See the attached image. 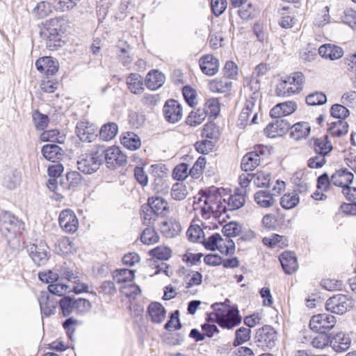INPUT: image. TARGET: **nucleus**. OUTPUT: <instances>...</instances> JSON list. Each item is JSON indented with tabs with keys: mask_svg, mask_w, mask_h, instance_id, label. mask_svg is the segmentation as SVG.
I'll use <instances>...</instances> for the list:
<instances>
[{
	"mask_svg": "<svg viewBox=\"0 0 356 356\" xmlns=\"http://www.w3.org/2000/svg\"><path fill=\"white\" fill-rule=\"evenodd\" d=\"M266 148L262 145L255 146L254 150L245 154L241 160V169L245 172L252 171L261 162Z\"/></svg>",
	"mask_w": 356,
	"mask_h": 356,
	"instance_id": "9",
	"label": "nucleus"
},
{
	"mask_svg": "<svg viewBox=\"0 0 356 356\" xmlns=\"http://www.w3.org/2000/svg\"><path fill=\"white\" fill-rule=\"evenodd\" d=\"M277 119L276 122L269 124L264 129V133L268 138H275V134L270 132L272 128H277L279 132H280V136L284 134L289 129H291V126L286 120L282 119V118Z\"/></svg>",
	"mask_w": 356,
	"mask_h": 356,
	"instance_id": "37",
	"label": "nucleus"
},
{
	"mask_svg": "<svg viewBox=\"0 0 356 356\" xmlns=\"http://www.w3.org/2000/svg\"><path fill=\"white\" fill-rule=\"evenodd\" d=\"M351 340L348 335L343 332H339L335 335L330 334V346L339 353L346 351L350 346Z\"/></svg>",
	"mask_w": 356,
	"mask_h": 356,
	"instance_id": "20",
	"label": "nucleus"
},
{
	"mask_svg": "<svg viewBox=\"0 0 356 356\" xmlns=\"http://www.w3.org/2000/svg\"><path fill=\"white\" fill-rule=\"evenodd\" d=\"M121 143L130 150H136L141 146L139 136L133 132H126L121 137Z\"/></svg>",
	"mask_w": 356,
	"mask_h": 356,
	"instance_id": "36",
	"label": "nucleus"
},
{
	"mask_svg": "<svg viewBox=\"0 0 356 356\" xmlns=\"http://www.w3.org/2000/svg\"><path fill=\"white\" fill-rule=\"evenodd\" d=\"M227 6V0H211L212 12L216 17L222 15Z\"/></svg>",
	"mask_w": 356,
	"mask_h": 356,
	"instance_id": "60",
	"label": "nucleus"
},
{
	"mask_svg": "<svg viewBox=\"0 0 356 356\" xmlns=\"http://www.w3.org/2000/svg\"><path fill=\"white\" fill-rule=\"evenodd\" d=\"M127 84L133 94H141L144 90L143 77L138 73L130 74L127 78Z\"/></svg>",
	"mask_w": 356,
	"mask_h": 356,
	"instance_id": "32",
	"label": "nucleus"
},
{
	"mask_svg": "<svg viewBox=\"0 0 356 356\" xmlns=\"http://www.w3.org/2000/svg\"><path fill=\"white\" fill-rule=\"evenodd\" d=\"M257 346L262 349H272L277 341V333L270 325H264L259 328L255 336Z\"/></svg>",
	"mask_w": 356,
	"mask_h": 356,
	"instance_id": "8",
	"label": "nucleus"
},
{
	"mask_svg": "<svg viewBox=\"0 0 356 356\" xmlns=\"http://www.w3.org/2000/svg\"><path fill=\"white\" fill-rule=\"evenodd\" d=\"M140 239L145 245H152L159 241V236L152 226L146 227L142 232Z\"/></svg>",
	"mask_w": 356,
	"mask_h": 356,
	"instance_id": "41",
	"label": "nucleus"
},
{
	"mask_svg": "<svg viewBox=\"0 0 356 356\" xmlns=\"http://www.w3.org/2000/svg\"><path fill=\"white\" fill-rule=\"evenodd\" d=\"M344 23L348 24L352 29L356 30V10L353 9H347L344 12L343 17Z\"/></svg>",
	"mask_w": 356,
	"mask_h": 356,
	"instance_id": "64",
	"label": "nucleus"
},
{
	"mask_svg": "<svg viewBox=\"0 0 356 356\" xmlns=\"http://www.w3.org/2000/svg\"><path fill=\"white\" fill-rule=\"evenodd\" d=\"M165 75L159 70H153L148 72L145 78V85L149 90H155L165 83Z\"/></svg>",
	"mask_w": 356,
	"mask_h": 356,
	"instance_id": "27",
	"label": "nucleus"
},
{
	"mask_svg": "<svg viewBox=\"0 0 356 356\" xmlns=\"http://www.w3.org/2000/svg\"><path fill=\"white\" fill-rule=\"evenodd\" d=\"M186 234L191 242H197L201 238L203 231L198 225H191L188 229Z\"/></svg>",
	"mask_w": 356,
	"mask_h": 356,
	"instance_id": "63",
	"label": "nucleus"
},
{
	"mask_svg": "<svg viewBox=\"0 0 356 356\" xmlns=\"http://www.w3.org/2000/svg\"><path fill=\"white\" fill-rule=\"evenodd\" d=\"M330 113L333 118L342 120L349 115L350 111L344 106L337 104L331 107Z\"/></svg>",
	"mask_w": 356,
	"mask_h": 356,
	"instance_id": "52",
	"label": "nucleus"
},
{
	"mask_svg": "<svg viewBox=\"0 0 356 356\" xmlns=\"http://www.w3.org/2000/svg\"><path fill=\"white\" fill-rule=\"evenodd\" d=\"M59 225L66 232L74 233L79 227V220L74 212L71 209H65L59 215Z\"/></svg>",
	"mask_w": 356,
	"mask_h": 356,
	"instance_id": "15",
	"label": "nucleus"
},
{
	"mask_svg": "<svg viewBox=\"0 0 356 356\" xmlns=\"http://www.w3.org/2000/svg\"><path fill=\"white\" fill-rule=\"evenodd\" d=\"M37 70L47 75H54L58 70L57 61L51 56H44L38 59L35 62Z\"/></svg>",
	"mask_w": 356,
	"mask_h": 356,
	"instance_id": "18",
	"label": "nucleus"
},
{
	"mask_svg": "<svg viewBox=\"0 0 356 356\" xmlns=\"http://www.w3.org/2000/svg\"><path fill=\"white\" fill-rule=\"evenodd\" d=\"M223 202L227 204L228 210L234 211L240 209L244 205L245 199L243 195L242 190L237 189L234 194L229 196L227 202H226L225 200H223Z\"/></svg>",
	"mask_w": 356,
	"mask_h": 356,
	"instance_id": "35",
	"label": "nucleus"
},
{
	"mask_svg": "<svg viewBox=\"0 0 356 356\" xmlns=\"http://www.w3.org/2000/svg\"><path fill=\"white\" fill-rule=\"evenodd\" d=\"M33 120L36 129L38 130H44L47 127L49 122L48 116L40 113L38 111L33 113Z\"/></svg>",
	"mask_w": 356,
	"mask_h": 356,
	"instance_id": "56",
	"label": "nucleus"
},
{
	"mask_svg": "<svg viewBox=\"0 0 356 356\" xmlns=\"http://www.w3.org/2000/svg\"><path fill=\"white\" fill-rule=\"evenodd\" d=\"M231 86L232 81L225 77L216 79L211 81L209 83L210 90L213 92H226L229 90Z\"/></svg>",
	"mask_w": 356,
	"mask_h": 356,
	"instance_id": "38",
	"label": "nucleus"
},
{
	"mask_svg": "<svg viewBox=\"0 0 356 356\" xmlns=\"http://www.w3.org/2000/svg\"><path fill=\"white\" fill-rule=\"evenodd\" d=\"M58 27H60L58 19H51L47 22L45 29L41 32V36L46 40L47 47L52 49L56 46V42L60 40Z\"/></svg>",
	"mask_w": 356,
	"mask_h": 356,
	"instance_id": "10",
	"label": "nucleus"
},
{
	"mask_svg": "<svg viewBox=\"0 0 356 356\" xmlns=\"http://www.w3.org/2000/svg\"><path fill=\"white\" fill-rule=\"evenodd\" d=\"M38 302L41 312L45 316H50L55 313L56 304L50 300L47 292H41L38 296Z\"/></svg>",
	"mask_w": 356,
	"mask_h": 356,
	"instance_id": "33",
	"label": "nucleus"
},
{
	"mask_svg": "<svg viewBox=\"0 0 356 356\" xmlns=\"http://www.w3.org/2000/svg\"><path fill=\"white\" fill-rule=\"evenodd\" d=\"M312 344L313 347L318 349H323L328 345L330 346V334L327 336L325 333H319L313 338Z\"/></svg>",
	"mask_w": 356,
	"mask_h": 356,
	"instance_id": "55",
	"label": "nucleus"
},
{
	"mask_svg": "<svg viewBox=\"0 0 356 356\" xmlns=\"http://www.w3.org/2000/svg\"><path fill=\"white\" fill-rule=\"evenodd\" d=\"M223 73L225 78L234 79L238 74V67L232 61H227L223 68Z\"/></svg>",
	"mask_w": 356,
	"mask_h": 356,
	"instance_id": "62",
	"label": "nucleus"
},
{
	"mask_svg": "<svg viewBox=\"0 0 356 356\" xmlns=\"http://www.w3.org/2000/svg\"><path fill=\"white\" fill-rule=\"evenodd\" d=\"M163 112L166 121L172 124L179 122L183 116L182 106L178 101L175 99L166 101Z\"/></svg>",
	"mask_w": 356,
	"mask_h": 356,
	"instance_id": "12",
	"label": "nucleus"
},
{
	"mask_svg": "<svg viewBox=\"0 0 356 356\" xmlns=\"http://www.w3.org/2000/svg\"><path fill=\"white\" fill-rule=\"evenodd\" d=\"M348 131V124L346 122L338 120L330 124L328 133L333 137H341Z\"/></svg>",
	"mask_w": 356,
	"mask_h": 356,
	"instance_id": "40",
	"label": "nucleus"
},
{
	"mask_svg": "<svg viewBox=\"0 0 356 356\" xmlns=\"http://www.w3.org/2000/svg\"><path fill=\"white\" fill-rule=\"evenodd\" d=\"M199 201L204 202L201 208V214L204 219H209L211 216L220 217L228 210L225 202H222V197L220 195L212 194L211 191L202 195Z\"/></svg>",
	"mask_w": 356,
	"mask_h": 356,
	"instance_id": "1",
	"label": "nucleus"
},
{
	"mask_svg": "<svg viewBox=\"0 0 356 356\" xmlns=\"http://www.w3.org/2000/svg\"><path fill=\"white\" fill-rule=\"evenodd\" d=\"M254 201L261 208H270L273 207L276 199L273 194L267 190H260L255 193Z\"/></svg>",
	"mask_w": 356,
	"mask_h": 356,
	"instance_id": "29",
	"label": "nucleus"
},
{
	"mask_svg": "<svg viewBox=\"0 0 356 356\" xmlns=\"http://www.w3.org/2000/svg\"><path fill=\"white\" fill-rule=\"evenodd\" d=\"M59 303L64 316H68L73 312H75L74 298H72L69 296H65L60 300Z\"/></svg>",
	"mask_w": 356,
	"mask_h": 356,
	"instance_id": "50",
	"label": "nucleus"
},
{
	"mask_svg": "<svg viewBox=\"0 0 356 356\" xmlns=\"http://www.w3.org/2000/svg\"><path fill=\"white\" fill-rule=\"evenodd\" d=\"M250 332L251 330L250 328H246L244 327H241L236 330L235 332V339L234 341L233 345L234 346H238L248 341L250 338Z\"/></svg>",
	"mask_w": 356,
	"mask_h": 356,
	"instance_id": "48",
	"label": "nucleus"
},
{
	"mask_svg": "<svg viewBox=\"0 0 356 356\" xmlns=\"http://www.w3.org/2000/svg\"><path fill=\"white\" fill-rule=\"evenodd\" d=\"M42 154L47 160L56 162L62 158L63 151L58 145L47 144L42 147Z\"/></svg>",
	"mask_w": 356,
	"mask_h": 356,
	"instance_id": "31",
	"label": "nucleus"
},
{
	"mask_svg": "<svg viewBox=\"0 0 356 356\" xmlns=\"http://www.w3.org/2000/svg\"><path fill=\"white\" fill-rule=\"evenodd\" d=\"M22 181L21 172L15 168L5 170L2 178V185L4 188L13 191L19 186Z\"/></svg>",
	"mask_w": 356,
	"mask_h": 356,
	"instance_id": "17",
	"label": "nucleus"
},
{
	"mask_svg": "<svg viewBox=\"0 0 356 356\" xmlns=\"http://www.w3.org/2000/svg\"><path fill=\"white\" fill-rule=\"evenodd\" d=\"M207 115L204 111L197 109L195 111L190 113L188 116L186 118V122L190 126H197L200 124L205 119Z\"/></svg>",
	"mask_w": 356,
	"mask_h": 356,
	"instance_id": "46",
	"label": "nucleus"
},
{
	"mask_svg": "<svg viewBox=\"0 0 356 356\" xmlns=\"http://www.w3.org/2000/svg\"><path fill=\"white\" fill-rule=\"evenodd\" d=\"M223 239L219 234H214L209 236L207 241L205 242V247L211 250H215L216 249L222 248V242Z\"/></svg>",
	"mask_w": 356,
	"mask_h": 356,
	"instance_id": "53",
	"label": "nucleus"
},
{
	"mask_svg": "<svg viewBox=\"0 0 356 356\" xmlns=\"http://www.w3.org/2000/svg\"><path fill=\"white\" fill-rule=\"evenodd\" d=\"M160 229L164 236L171 238L179 234L181 231V226L179 222L170 218L161 222Z\"/></svg>",
	"mask_w": 356,
	"mask_h": 356,
	"instance_id": "26",
	"label": "nucleus"
},
{
	"mask_svg": "<svg viewBox=\"0 0 356 356\" xmlns=\"http://www.w3.org/2000/svg\"><path fill=\"white\" fill-rule=\"evenodd\" d=\"M118 131V126L115 122H108L104 124L99 130V137L105 141L111 140Z\"/></svg>",
	"mask_w": 356,
	"mask_h": 356,
	"instance_id": "39",
	"label": "nucleus"
},
{
	"mask_svg": "<svg viewBox=\"0 0 356 356\" xmlns=\"http://www.w3.org/2000/svg\"><path fill=\"white\" fill-rule=\"evenodd\" d=\"M319 55L330 60H334L341 58L343 55L342 48L332 44H325L318 49Z\"/></svg>",
	"mask_w": 356,
	"mask_h": 356,
	"instance_id": "23",
	"label": "nucleus"
},
{
	"mask_svg": "<svg viewBox=\"0 0 356 356\" xmlns=\"http://www.w3.org/2000/svg\"><path fill=\"white\" fill-rule=\"evenodd\" d=\"M134 277V270L129 269H117L113 273V280L118 283L131 281Z\"/></svg>",
	"mask_w": 356,
	"mask_h": 356,
	"instance_id": "42",
	"label": "nucleus"
},
{
	"mask_svg": "<svg viewBox=\"0 0 356 356\" xmlns=\"http://www.w3.org/2000/svg\"><path fill=\"white\" fill-rule=\"evenodd\" d=\"M104 152V159L108 168L115 169L119 166L125 165L127 161V156L118 147L113 146Z\"/></svg>",
	"mask_w": 356,
	"mask_h": 356,
	"instance_id": "11",
	"label": "nucleus"
},
{
	"mask_svg": "<svg viewBox=\"0 0 356 356\" xmlns=\"http://www.w3.org/2000/svg\"><path fill=\"white\" fill-rule=\"evenodd\" d=\"M297 109L295 102L289 101L277 104L270 111V115L273 118H280L293 113Z\"/></svg>",
	"mask_w": 356,
	"mask_h": 356,
	"instance_id": "22",
	"label": "nucleus"
},
{
	"mask_svg": "<svg viewBox=\"0 0 356 356\" xmlns=\"http://www.w3.org/2000/svg\"><path fill=\"white\" fill-rule=\"evenodd\" d=\"M104 161V152L102 148L92 149L90 152L82 154L77 160L78 169L85 174L96 172Z\"/></svg>",
	"mask_w": 356,
	"mask_h": 356,
	"instance_id": "3",
	"label": "nucleus"
},
{
	"mask_svg": "<svg viewBox=\"0 0 356 356\" xmlns=\"http://www.w3.org/2000/svg\"><path fill=\"white\" fill-rule=\"evenodd\" d=\"M311 127L308 122H297L291 127L290 136L295 140L306 138L310 133Z\"/></svg>",
	"mask_w": 356,
	"mask_h": 356,
	"instance_id": "30",
	"label": "nucleus"
},
{
	"mask_svg": "<svg viewBox=\"0 0 356 356\" xmlns=\"http://www.w3.org/2000/svg\"><path fill=\"white\" fill-rule=\"evenodd\" d=\"M304 81L305 76L302 72H293L277 85L275 94L279 97H289L298 93L302 90Z\"/></svg>",
	"mask_w": 356,
	"mask_h": 356,
	"instance_id": "5",
	"label": "nucleus"
},
{
	"mask_svg": "<svg viewBox=\"0 0 356 356\" xmlns=\"http://www.w3.org/2000/svg\"><path fill=\"white\" fill-rule=\"evenodd\" d=\"M147 204L157 216H165L170 213V207L168 202L161 197H149Z\"/></svg>",
	"mask_w": 356,
	"mask_h": 356,
	"instance_id": "25",
	"label": "nucleus"
},
{
	"mask_svg": "<svg viewBox=\"0 0 356 356\" xmlns=\"http://www.w3.org/2000/svg\"><path fill=\"white\" fill-rule=\"evenodd\" d=\"M48 291L54 295L63 296L69 291V286L55 282L48 286Z\"/></svg>",
	"mask_w": 356,
	"mask_h": 356,
	"instance_id": "58",
	"label": "nucleus"
},
{
	"mask_svg": "<svg viewBox=\"0 0 356 356\" xmlns=\"http://www.w3.org/2000/svg\"><path fill=\"white\" fill-rule=\"evenodd\" d=\"M74 307L76 314H83L88 312L92 307L90 302L85 298L74 299Z\"/></svg>",
	"mask_w": 356,
	"mask_h": 356,
	"instance_id": "57",
	"label": "nucleus"
},
{
	"mask_svg": "<svg viewBox=\"0 0 356 356\" xmlns=\"http://www.w3.org/2000/svg\"><path fill=\"white\" fill-rule=\"evenodd\" d=\"M151 321L154 323H161L165 318L166 311L163 306L157 302H152L147 308Z\"/></svg>",
	"mask_w": 356,
	"mask_h": 356,
	"instance_id": "28",
	"label": "nucleus"
},
{
	"mask_svg": "<svg viewBox=\"0 0 356 356\" xmlns=\"http://www.w3.org/2000/svg\"><path fill=\"white\" fill-rule=\"evenodd\" d=\"M142 213L143 223L147 225V227L152 226V224L156 220V216H158L156 215L154 211H153L147 204L142 206Z\"/></svg>",
	"mask_w": 356,
	"mask_h": 356,
	"instance_id": "54",
	"label": "nucleus"
},
{
	"mask_svg": "<svg viewBox=\"0 0 356 356\" xmlns=\"http://www.w3.org/2000/svg\"><path fill=\"white\" fill-rule=\"evenodd\" d=\"M204 111L206 115L217 117L220 112V104L217 99L211 98L207 101Z\"/></svg>",
	"mask_w": 356,
	"mask_h": 356,
	"instance_id": "51",
	"label": "nucleus"
},
{
	"mask_svg": "<svg viewBox=\"0 0 356 356\" xmlns=\"http://www.w3.org/2000/svg\"><path fill=\"white\" fill-rule=\"evenodd\" d=\"M212 307L216 312V322L221 327L230 330L241 323V317L237 309L232 307L222 309L224 306L221 303L213 304Z\"/></svg>",
	"mask_w": 356,
	"mask_h": 356,
	"instance_id": "2",
	"label": "nucleus"
},
{
	"mask_svg": "<svg viewBox=\"0 0 356 356\" xmlns=\"http://www.w3.org/2000/svg\"><path fill=\"white\" fill-rule=\"evenodd\" d=\"M187 187L183 183H176L173 184L171 189L172 197L178 201L184 200L188 195Z\"/></svg>",
	"mask_w": 356,
	"mask_h": 356,
	"instance_id": "43",
	"label": "nucleus"
},
{
	"mask_svg": "<svg viewBox=\"0 0 356 356\" xmlns=\"http://www.w3.org/2000/svg\"><path fill=\"white\" fill-rule=\"evenodd\" d=\"M327 102L326 95L322 92H315L308 95L306 102L309 106L323 105Z\"/></svg>",
	"mask_w": 356,
	"mask_h": 356,
	"instance_id": "49",
	"label": "nucleus"
},
{
	"mask_svg": "<svg viewBox=\"0 0 356 356\" xmlns=\"http://www.w3.org/2000/svg\"><path fill=\"white\" fill-rule=\"evenodd\" d=\"M300 201L297 193H289L284 195L280 200V205L285 209H291L298 204Z\"/></svg>",
	"mask_w": 356,
	"mask_h": 356,
	"instance_id": "44",
	"label": "nucleus"
},
{
	"mask_svg": "<svg viewBox=\"0 0 356 356\" xmlns=\"http://www.w3.org/2000/svg\"><path fill=\"white\" fill-rule=\"evenodd\" d=\"M96 131L97 127L87 121L79 122L76 127V136L83 142L93 141L97 137Z\"/></svg>",
	"mask_w": 356,
	"mask_h": 356,
	"instance_id": "16",
	"label": "nucleus"
},
{
	"mask_svg": "<svg viewBox=\"0 0 356 356\" xmlns=\"http://www.w3.org/2000/svg\"><path fill=\"white\" fill-rule=\"evenodd\" d=\"M350 307V302L345 295L338 294L329 298L325 304L327 311L337 314L346 313Z\"/></svg>",
	"mask_w": 356,
	"mask_h": 356,
	"instance_id": "13",
	"label": "nucleus"
},
{
	"mask_svg": "<svg viewBox=\"0 0 356 356\" xmlns=\"http://www.w3.org/2000/svg\"><path fill=\"white\" fill-rule=\"evenodd\" d=\"M279 259L283 270L286 274L291 275L297 270L298 261L293 252H284L280 254Z\"/></svg>",
	"mask_w": 356,
	"mask_h": 356,
	"instance_id": "24",
	"label": "nucleus"
},
{
	"mask_svg": "<svg viewBox=\"0 0 356 356\" xmlns=\"http://www.w3.org/2000/svg\"><path fill=\"white\" fill-rule=\"evenodd\" d=\"M337 320L334 316L330 314H318L312 317L309 321L311 330L319 333H326L332 329Z\"/></svg>",
	"mask_w": 356,
	"mask_h": 356,
	"instance_id": "7",
	"label": "nucleus"
},
{
	"mask_svg": "<svg viewBox=\"0 0 356 356\" xmlns=\"http://www.w3.org/2000/svg\"><path fill=\"white\" fill-rule=\"evenodd\" d=\"M354 179V175L348 171L346 168H341L335 171L331 176V181L336 186L341 187L343 189L345 187H349L352 184Z\"/></svg>",
	"mask_w": 356,
	"mask_h": 356,
	"instance_id": "19",
	"label": "nucleus"
},
{
	"mask_svg": "<svg viewBox=\"0 0 356 356\" xmlns=\"http://www.w3.org/2000/svg\"><path fill=\"white\" fill-rule=\"evenodd\" d=\"M48 247L44 243L38 245L31 244L27 247L29 257L38 266L44 265L48 259Z\"/></svg>",
	"mask_w": 356,
	"mask_h": 356,
	"instance_id": "14",
	"label": "nucleus"
},
{
	"mask_svg": "<svg viewBox=\"0 0 356 356\" xmlns=\"http://www.w3.org/2000/svg\"><path fill=\"white\" fill-rule=\"evenodd\" d=\"M314 149L316 154L327 156L333 149L329 136L325 135L316 138L314 143Z\"/></svg>",
	"mask_w": 356,
	"mask_h": 356,
	"instance_id": "34",
	"label": "nucleus"
},
{
	"mask_svg": "<svg viewBox=\"0 0 356 356\" xmlns=\"http://www.w3.org/2000/svg\"><path fill=\"white\" fill-rule=\"evenodd\" d=\"M149 255L159 260H168L172 254L171 250L165 246H158L149 252Z\"/></svg>",
	"mask_w": 356,
	"mask_h": 356,
	"instance_id": "47",
	"label": "nucleus"
},
{
	"mask_svg": "<svg viewBox=\"0 0 356 356\" xmlns=\"http://www.w3.org/2000/svg\"><path fill=\"white\" fill-rule=\"evenodd\" d=\"M240 232V227L235 222H230L222 228V232L226 238L236 236L239 234Z\"/></svg>",
	"mask_w": 356,
	"mask_h": 356,
	"instance_id": "61",
	"label": "nucleus"
},
{
	"mask_svg": "<svg viewBox=\"0 0 356 356\" xmlns=\"http://www.w3.org/2000/svg\"><path fill=\"white\" fill-rule=\"evenodd\" d=\"M251 179L257 187L268 186L270 181V174L260 171L252 174Z\"/></svg>",
	"mask_w": 356,
	"mask_h": 356,
	"instance_id": "45",
	"label": "nucleus"
},
{
	"mask_svg": "<svg viewBox=\"0 0 356 356\" xmlns=\"http://www.w3.org/2000/svg\"><path fill=\"white\" fill-rule=\"evenodd\" d=\"M259 92L256 90L252 92L246 99L245 106L240 113L238 118V124L241 127H245L249 120L251 113H254L253 117L250 124H255L257 120V113L255 111L256 103L260 97Z\"/></svg>",
	"mask_w": 356,
	"mask_h": 356,
	"instance_id": "6",
	"label": "nucleus"
},
{
	"mask_svg": "<svg viewBox=\"0 0 356 356\" xmlns=\"http://www.w3.org/2000/svg\"><path fill=\"white\" fill-rule=\"evenodd\" d=\"M24 229V223L10 212L5 211L0 216V232L9 243Z\"/></svg>",
	"mask_w": 356,
	"mask_h": 356,
	"instance_id": "4",
	"label": "nucleus"
},
{
	"mask_svg": "<svg viewBox=\"0 0 356 356\" xmlns=\"http://www.w3.org/2000/svg\"><path fill=\"white\" fill-rule=\"evenodd\" d=\"M200 67L204 74L213 76L218 71L219 61L213 55L207 54L200 58Z\"/></svg>",
	"mask_w": 356,
	"mask_h": 356,
	"instance_id": "21",
	"label": "nucleus"
},
{
	"mask_svg": "<svg viewBox=\"0 0 356 356\" xmlns=\"http://www.w3.org/2000/svg\"><path fill=\"white\" fill-rule=\"evenodd\" d=\"M182 94L187 104L193 107L196 104V91L191 87L186 86L183 88Z\"/></svg>",
	"mask_w": 356,
	"mask_h": 356,
	"instance_id": "59",
	"label": "nucleus"
}]
</instances>
